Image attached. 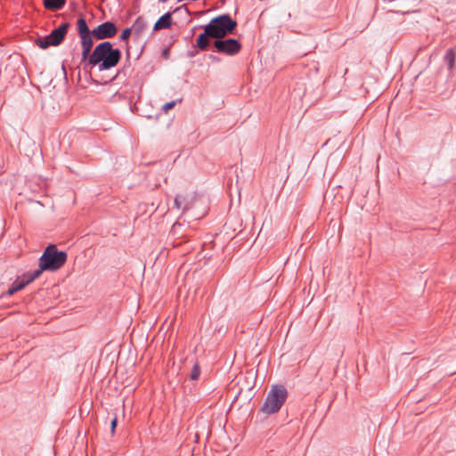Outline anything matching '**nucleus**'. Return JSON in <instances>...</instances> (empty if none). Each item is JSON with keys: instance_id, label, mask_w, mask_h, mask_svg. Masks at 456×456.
Instances as JSON below:
<instances>
[{"instance_id": "2eb2a0df", "label": "nucleus", "mask_w": 456, "mask_h": 456, "mask_svg": "<svg viewBox=\"0 0 456 456\" xmlns=\"http://www.w3.org/2000/svg\"><path fill=\"white\" fill-rule=\"evenodd\" d=\"M25 286L26 284L21 280H17L12 283V287L8 289L7 294L11 296L15 292L22 289Z\"/></svg>"}, {"instance_id": "6ab92c4d", "label": "nucleus", "mask_w": 456, "mask_h": 456, "mask_svg": "<svg viewBox=\"0 0 456 456\" xmlns=\"http://www.w3.org/2000/svg\"><path fill=\"white\" fill-rule=\"evenodd\" d=\"M132 31H134L132 28H127L124 29L122 34L120 35V39L122 41L128 39V37L132 34Z\"/></svg>"}, {"instance_id": "a211bd4d", "label": "nucleus", "mask_w": 456, "mask_h": 456, "mask_svg": "<svg viewBox=\"0 0 456 456\" xmlns=\"http://www.w3.org/2000/svg\"><path fill=\"white\" fill-rule=\"evenodd\" d=\"M200 373V366H199L198 363H195L193 365V369H192V370H191V372L190 374L191 379L196 380L199 378Z\"/></svg>"}, {"instance_id": "f03ea898", "label": "nucleus", "mask_w": 456, "mask_h": 456, "mask_svg": "<svg viewBox=\"0 0 456 456\" xmlns=\"http://www.w3.org/2000/svg\"><path fill=\"white\" fill-rule=\"evenodd\" d=\"M67 258L66 252L59 251L55 245L51 244L46 247L40 256L38 266L42 272H55L65 265Z\"/></svg>"}, {"instance_id": "4be33fe9", "label": "nucleus", "mask_w": 456, "mask_h": 456, "mask_svg": "<svg viewBox=\"0 0 456 456\" xmlns=\"http://www.w3.org/2000/svg\"><path fill=\"white\" fill-rule=\"evenodd\" d=\"M159 1H160V2H162V3H165V2H167V0H159Z\"/></svg>"}, {"instance_id": "9d476101", "label": "nucleus", "mask_w": 456, "mask_h": 456, "mask_svg": "<svg viewBox=\"0 0 456 456\" xmlns=\"http://www.w3.org/2000/svg\"><path fill=\"white\" fill-rule=\"evenodd\" d=\"M65 4V0H44V5L51 11L60 10Z\"/></svg>"}, {"instance_id": "4468645a", "label": "nucleus", "mask_w": 456, "mask_h": 456, "mask_svg": "<svg viewBox=\"0 0 456 456\" xmlns=\"http://www.w3.org/2000/svg\"><path fill=\"white\" fill-rule=\"evenodd\" d=\"M77 29H78L79 36L86 35V34L92 32L89 30L88 26H87L85 19H83V18H80L77 20Z\"/></svg>"}, {"instance_id": "1a4fd4ad", "label": "nucleus", "mask_w": 456, "mask_h": 456, "mask_svg": "<svg viewBox=\"0 0 456 456\" xmlns=\"http://www.w3.org/2000/svg\"><path fill=\"white\" fill-rule=\"evenodd\" d=\"M172 24V15L169 12H167L163 16H161L154 25V30H160L164 28H168Z\"/></svg>"}, {"instance_id": "423d86ee", "label": "nucleus", "mask_w": 456, "mask_h": 456, "mask_svg": "<svg viewBox=\"0 0 456 456\" xmlns=\"http://www.w3.org/2000/svg\"><path fill=\"white\" fill-rule=\"evenodd\" d=\"M117 28L114 23L106 21L92 30V34L97 39L110 38L116 35Z\"/></svg>"}, {"instance_id": "f8f14e48", "label": "nucleus", "mask_w": 456, "mask_h": 456, "mask_svg": "<svg viewBox=\"0 0 456 456\" xmlns=\"http://www.w3.org/2000/svg\"><path fill=\"white\" fill-rule=\"evenodd\" d=\"M42 273L43 272L40 270V268H38L33 272L27 273L22 276L21 281L26 285H28L30 282H32L34 280L37 279L42 274Z\"/></svg>"}, {"instance_id": "39448f33", "label": "nucleus", "mask_w": 456, "mask_h": 456, "mask_svg": "<svg viewBox=\"0 0 456 456\" xmlns=\"http://www.w3.org/2000/svg\"><path fill=\"white\" fill-rule=\"evenodd\" d=\"M69 26V22L62 23L59 28L53 29L50 35L38 37L36 40V45L41 49L59 45L63 41Z\"/></svg>"}, {"instance_id": "ddd939ff", "label": "nucleus", "mask_w": 456, "mask_h": 456, "mask_svg": "<svg viewBox=\"0 0 456 456\" xmlns=\"http://www.w3.org/2000/svg\"><path fill=\"white\" fill-rule=\"evenodd\" d=\"M147 23L142 18H137L134 23L132 26L134 32L137 35H140L144 28H146Z\"/></svg>"}, {"instance_id": "aec40b11", "label": "nucleus", "mask_w": 456, "mask_h": 456, "mask_svg": "<svg viewBox=\"0 0 456 456\" xmlns=\"http://www.w3.org/2000/svg\"><path fill=\"white\" fill-rule=\"evenodd\" d=\"M175 103H176L175 101L167 102L166 104L163 105L162 110H164V112L167 113L168 110H170L171 109H173L175 107Z\"/></svg>"}, {"instance_id": "412c9836", "label": "nucleus", "mask_w": 456, "mask_h": 456, "mask_svg": "<svg viewBox=\"0 0 456 456\" xmlns=\"http://www.w3.org/2000/svg\"><path fill=\"white\" fill-rule=\"evenodd\" d=\"M117 418H114L112 420H111V423H110V431H111V434H114L115 432V428L117 427Z\"/></svg>"}, {"instance_id": "9b49d317", "label": "nucleus", "mask_w": 456, "mask_h": 456, "mask_svg": "<svg viewBox=\"0 0 456 456\" xmlns=\"http://www.w3.org/2000/svg\"><path fill=\"white\" fill-rule=\"evenodd\" d=\"M209 35L207 34L206 28H204V33L199 35L197 38V46L200 50H206L208 46L209 40H208Z\"/></svg>"}, {"instance_id": "0eeeda50", "label": "nucleus", "mask_w": 456, "mask_h": 456, "mask_svg": "<svg viewBox=\"0 0 456 456\" xmlns=\"http://www.w3.org/2000/svg\"><path fill=\"white\" fill-rule=\"evenodd\" d=\"M215 47L219 53L232 55L239 52L240 45L236 39L216 40Z\"/></svg>"}, {"instance_id": "f257e3e1", "label": "nucleus", "mask_w": 456, "mask_h": 456, "mask_svg": "<svg viewBox=\"0 0 456 456\" xmlns=\"http://www.w3.org/2000/svg\"><path fill=\"white\" fill-rule=\"evenodd\" d=\"M121 58L118 49H114L111 43L102 42L99 44L89 56L88 61L91 65H99L100 70L109 69L115 67Z\"/></svg>"}, {"instance_id": "dca6fc26", "label": "nucleus", "mask_w": 456, "mask_h": 456, "mask_svg": "<svg viewBox=\"0 0 456 456\" xmlns=\"http://www.w3.org/2000/svg\"><path fill=\"white\" fill-rule=\"evenodd\" d=\"M444 59L448 63L449 69H452L454 66L455 55L452 49L447 50Z\"/></svg>"}, {"instance_id": "6e6552de", "label": "nucleus", "mask_w": 456, "mask_h": 456, "mask_svg": "<svg viewBox=\"0 0 456 456\" xmlns=\"http://www.w3.org/2000/svg\"><path fill=\"white\" fill-rule=\"evenodd\" d=\"M92 37V32L86 35L80 36L83 60L89 59V56L91 55L90 52L94 44Z\"/></svg>"}, {"instance_id": "f3484780", "label": "nucleus", "mask_w": 456, "mask_h": 456, "mask_svg": "<svg viewBox=\"0 0 456 456\" xmlns=\"http://www.w3.org/2000/svg\"><path fill=\"white\" fill-rule=\"evenodd\" d=\"M184 201H185V196L179 194L175 199V206L178 209H180V208L185 209V208H187V206L184 204Z\"/></svg>"}, {"instance_id": "7ed1b4c3", "label": "nucleus", "mask_w": 456, "mask_h": 456, "mask_svg": "<svg viewBox=\"0 0 456 456\" xmlns=\"http://www.w3.org/2000/svg\"><path fill=\"white\" fill-rule=\"evenodd\" d=\"M236 21L229 15H221L211 20L209 24L205 26L207 34L213 38H222L232 33L236 28Z\"/></svg>"}, {"instance_id": "20e7f679", "label": "nucleus", "mask_w": 456, "mask_h": 456, "mask_svg": "<svg viewBox=\"0 0 456 456\" xmlns=\"http://www.w3.org/2000/svg\"><path fill=\"white\" fill-rule=\"evenodd\" d=\"M287 397V391L284 387L275 385L273 386L266 399L261 408V411L265 414H273L277 412Z\"/></svg>"}]
</instances>
